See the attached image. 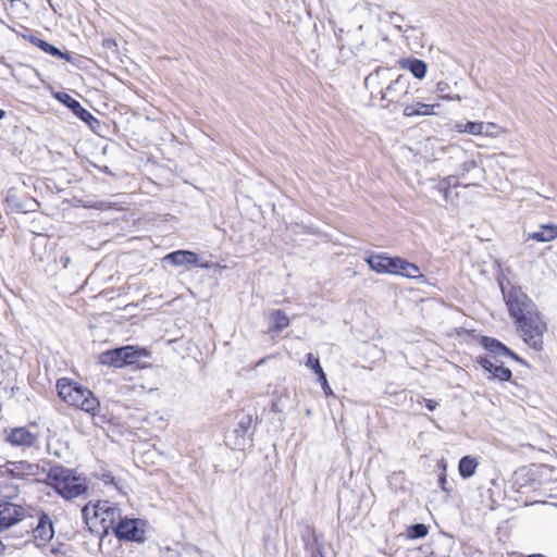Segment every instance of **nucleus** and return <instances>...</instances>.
<instances>
[{
  "label": "nucleus",
  "mask_w": 557,
  "mask_h": 557,
  "mask_svg": "<svg viewBox=\"0 0 557 557\" xmlns=\"http://www.w3.org/2000/svg\"><path fill=\"white\" fill-rule=\"evenodd\" d=\"M82 513L90 531L104 534L121 519L120 509L108 500L89 503Z\"/></svg>",
  "instance_id": "1"
},
{
  "label": "nucleus",
  "mask_w": 557,
  "mask_h": 557,
  "mask_svg": "<svg viewBox=\"0 0 557 557\" xmlns=\"http://www.w3.org/2000/svg\"><path fill=\"white\" fill-rule=\"evenodd\" d=\"M59 396L70 406L77 407L86 412L95 413L99 408V400L88 389L67 379L57 383Z\"/></svg>",
  "instance_id": "2"
},
{
  "label": "nucleus",
  "mask_w": 557,
  "mask_h": 557,
  "mask_svg": "<svg viewBox=\"0 0 557 557\" xmlns=\"http://www.w3.org/2000/svg\"><path fill=\"white\" fill-rule=\"evenodd\" d=\"M48 483L64 498H74L86 490L84 480L69 469L54 467L48 474Z\"/></svg>",
  "instance_id": "3"
},
{
  "label": "nucleus",
  "mask_w": 557,
  "mask_h": 557,
  "mask_svg": "<svg viewBox=\"0 0 557 557\" xmlns=\"http://www.w3.org/2000/svg\"><path fill=\"white\" fill-rule=\"evenodd\" d=\"M484 346L494 354L480 359V364L487 371L492 377L499 381H508L511 377V371L504 367L497 360L496 356H513L503 344L492 338H484Z\"/></svg>",
  "instance_id": "4"
},
{
  "label": "nucleus",
  "mask_w": 557,
  "mask_h": 557,
  "mask_svg": "<svg viewBox=\"0 0 557 557\" xmlns=\"http://www.w3.org/2000/svg\"><path fill=\"white\" fill-rule=\"evenodd\" d=\"M516 322L523 341L534 349H540L542 346L543 334L546 331V324L542 320L537 309L529 311V314Z\"/></svg>",
  "instance_id": "5"
},
{
  "label": "nucleus",
  "mask_w": 557,
  "mask_h": 557,
  "mask_svg": "<svg viewBox=\"0 0 557 557\" xmlns=\"http://www.w3.org/2000/svg\"><path fill=\"white\" fill-rule=\"evenodd\" d=\"M148 355L145 348L125 346L100 354L98 360L102 366L122 368L137 362L141 357H148Z\"/></svg>",
  "instance_id": "6"
},
{
  "label": "nucleus",
  "mask_w": 557,
  "mask_h": 557,
  "mask_svg": "<svg viewBox=\"0 0 557 557\" xmlns=\"http://www.w3.org/2000/svg\"><path fill=\"white\" fill-rule=\"evenodd\" d=\"M147 523L141 519H120L114 527V534L117 539L136 543H144L146 540Z\"/></svg>",
  "instance_id": "7"
},
{
  "label": "nucleus",
  "mask_w": 557,
  "mask_h": 557,
  "mask_svg": "<svg viewBox=\"0 0 557 557\" xmlns=\"http://www.w3.org/2000/svg\"><path fill=\"white\" fill-rule=\"evenodd\" d=\"M506 304L510 315L516 320H521L529 311L536 310L534 304L529 297L519 289H511L505 294Z\"/></svg>",
  "instance_id": "8"
},
{
  "label": "nucleus",
  "mask_w": 557,
  "mask_h": 557,
  "mask_svg": "<svg viewBox=\"0 0 557 557\" xmlns=\"http://www.w3.org/2000/svg\"><path fill=\"white\" fill-rule=\"evenodd\" d=\"M466 134L472 136H484L496 139L506 133V129L494 122L467 121L465 122Z\"/></svg>",
  "instance_id": "9"
},
{
  "label": "nucleus",
  "mask_w": 557,
  "mask_h": 557,
  "mask_svg": "<svg viewBox=\"0 0 557 557\" xmlns=\"http://www.w3.org/2000/svg\"><path fill=\"white\" fill-rule=\"evenodd\" d=\"M36 426H18L5 431V441L13 446L30 447L38 440Z\"/></svg>",
  "instance_id": "10"
},
{
  "label": "nucleus",
  "mask_w": 557,
  "mask_h": 557,
  "mask_svg": "<svg viewBox=\"0 0 557 557\" xmlns=\"http://www.w3.org/2000/svg\"><path fill=\"white\" fill-rule=\"evenodd\" d=\"M23 508L13 503H0V531L7 530L23 517Z\"/></svg>",
  "instance_id": "11"
},
{
  "label": "nucleus",
  "mask_w": 557,
  "mask_h": 557,
  "mask_svg": "<svg viewBox=\"0 0 557 557\" xmlns=\"http://www.w3.org/2000/svg\"><path fill=\"white\" fill-rule=\"evenodd\" d=\"M409 83L403 75H397L391 84L382 91L381 99L394 101L408 94Z\"/></svg>",
  "instance_id": "12"
},
{
  "label": "nucleus",
  "mask_w": 557,
  "mask_h": 557,
  "mask_svg": "<svg viewBox=\"0 0 557 557\" xmlns=\"http://www.w3.org/2000/svg\"><path fill=\"white\" fill-rule=\"evenodd\" d=\"M392 274L411 280L423 278L418 265L400 257H394Z\"/></svg>",
  "instance_id": "13"
},
{
  "label": "nucleus",
  "mask_w": 557,
  "mask_h": 557,
  "mask_svg": "<svg viewBox=\"0 0 557 557\" xmlns=\"http://www.w3.org/2000/svg\"><path fill=\"white\" fill-rule=\"evenodd\" d=\"M5 471L12 476L27 479L38 475L39 466L27 461H11L5 465Z\"/></svg>",
  "instance_id": "14"
},
{
  "label": "nucleus",
  "mask_w": 557,
  "mask_h": 557,
  "mask_svg": "<svg viewBox=\"0 0 557 557\" xmlns=\"http://www.w3.org/2000/svg\"><path fill=\"white\" fill-rule=\"evenodd\" d=\"M37 546H45L54 535L52 521L47 515L39 518L37 527L33 531Z\"/></svg>",
  "instance_id": "15"
},
{
  "label": "nucleus",
  "mask_w": 557,
  "mask_h": 557,
  "mask_svg": "<svg viewBox=\"0 0 557 557\" xmlns=\"http://www.w3.org/2000/svg\"><path fill=\"white\" fill-rule=\"evenodd\" d=\"M164 261L171 262L175 267H184V265H199L202 268H207V264L199 263V257L196 252L189 250H177L171 252L164 257Z\"/></svg>",
  "instance_id": "16"
},
{
  "label": "nucleus",
  "mask_w": 557,
  "mask_h": 557,
  "mask_svg": "<svg viewBox=\"0 0 557 557\" xmlns=\"http://www.w3.org/2000/svg\"><path fill=\"white\" fill-rule=\"evenodd\" d=\"M370 269L379 274H392L394 257L386 253L371 255L366 258Z\"/></svg>",
  "instance_id": "17"
},
{
  "label": "nucleus",
  "mask_w": 557,
  "mask_h": 557,
  "mask_svg": "<svg viewBox=\"0 0 557 557\" xmlns=\"http://www.w3.org/2000/svg\"><path fill=\"white\" fill-rule=\"evenodd\" d=\"M557 238V225L549 223V224H542L539 226L537 230L533 232H529L524 235V240H534L537 243H550L554 239Z\"/></svg>",
  "instance_id": "18"
},
{
  "label": "nucleus",
  "mask_w": 557,
  "mask_h": 557,
  "mask_svg": "<svg viewBox=\"0 0 557 557\" xmlns=\"http://www.w3.org/2000/svg\"><path fill=\"white\" fill-rule=\"evenodd\" d=\"M438 103L413 102L404 107L403 113L406 117L430 116L437 114Z\"/></svg>",
  "instance_id": "19"
},
{
  "label": "nucleus",
  "mask_w": 557,
  "mask_h": 557,
  "mask_svg": "<svg viewBox=\"0 0 557 557\" xmlns=\"http://www.w3.org/2000/svg\"><path fill=\"white\" fill-rule=\"evenodd\" d=\"M54 97L70 108L79 119L85 122H89V120L94 119L91 113H89L86 109H84L78 101L72 98L69 94L65 92H57Z\"/></svg>",
  "instance_id": "20"
},
{
  "label": "nucleus",
  "mask_w": 557,
  "mask_h": 557,
  "mask_svg": "<svg viewBox=\"0 0 557 557\" xmlns=\"http://www.w3.org/2000/svg\"><path fill=\"white\" fill-rule=\"evenodd\" d=\"M398 63L403 69L410 71L418 79H423L426 75L428 65L422 60L406 58L399 60Z\"/></svg>",
  "instance_id": "21"
},
{
  "label": "nucleus",
  "mask_w": 557,
  "mask_h": 557,
  "mask_svg": "<svg viewBox=\"0 0 557 557\" xmlns=\"http://www.w3.org/2000/svg\"><path fill=\"white\" fill-rule=\"evenodd\" d=\"M270 331L278 333L289 325V319L282 310H273L268 314Z\"/></svg>",
  "instance_id": "22"
},
{
  "label": "nucleus",
  "mask_w": 557,
  "mask_h": 557,
  "mask_svg": "<svg viewBox=\"0 0 557 557\" xmlns=\"http://www.w3.org/2000/svg\"><path fill=\"white\" fill-rule=\"evenodd\" d=\"M479 466L478 458L473 456H465L459 460L458 471L463 479L473 476Z\"/></svg>",
  "instance_id": "23"
},
{
  "label": "nucleus",
  "mask_w": 557,
  "mask_h": 557,
  "mask_svg": "<svg viewBox=\"0 0 557 557\" xmlns=\"http://www.w3.org/2000/svg\"><path fill=\"white\" fill-rule=\"evenodd\" d=\"M449 89V85L447 82L441 81L436 84V91L440 94L438 98L446 101H461V96L459 95H449L446 91Z\"/></svg>",
  "instance_id": "24"
},
{
  "label": "nucleus",
  "mask_w": 557,
  "mask_h": 557,
  "mask_svg": "<svg viewBox=\"0 0 557 557\" xmlns=\"http://www.w3.org/2000/svg\"><path fill=\"white\" fill-rule=\"evenodd\" d=\"M36 45L45 52L51 54V55H54V57H58V58H63V59H66V60H70V55H67L66 53H63L62 51H60L58 48L53 47L52 45L48 44L47 41H44V40H38L36 42Z\"/></svg>",
  "instance_id": "25"
},
{
  "label": "nucleus",
  "mask_w": 557,
  "mask_h": 557,
  "mask_svg": "<svg viewBox=\"0 0 557 557\" xmlns=\"http://www.w3.org/2000/svg\"><path fill=\"white\" fill-rule=\"evenodd\" d=\"M428 534V528L424 524L418 523L408 529V536L411 539L424 537Z\"/></svg>",
  "instance_id": "26"
},
{
  "label": "nucleus",
  "mask_w": 557,
  "mask_h": 557,
  "mask_svg": "<svg viewBox=\"0 0 557 557\" xmlns=\"http://www.w3.org/2000/svg\"><path fill=\"white\" fill-rule=\"evenodd\" d=\"M307 367H310L318 375L323 372L319 359L313 358L312 354L308 355Z\"/></svg>",
  "instance_id": "27"
},
{
  "label": "nucleus",
  "mask_w": 557,
  "mask_h": 557,
  "mask_svg": "<svg viewBox=\"0 0 557 557\" xmlns=\"http://www.w3.org/2000/svg\"><path fill=\"white\" fill-rule=\"evenodd\" d=\"M478 168V163L474 160H467L461 164L460 171L461 175L471 172L472 170Z\"/></svg>",
  "instance_id": "28"
},
{
  "label": "nucleus",
  "mask_w": 557,
  "mask_h": 557,
  "mask_svg": "<svg viewBox=\"0 0 557 557\" xmlns=\"http://www.w3.org/2000/svg\"><path fill=\"white\" fill-rule=\"evenodd\" d=\"M319 379H320V382H321V385H322V388H323L325 395H332L333 392L327 383L325 373L321 372V374H319Z\"/></svg>",
  "instance_id": "29"
},
{
  "label": "nucleus",
  "mask_w": 557,
  "mask_h": 557,
  "mask_svg": "<svg viewBox=\"0 0 557 557\" xmlns=\"http://www.w3.org/2000/svg\"><path fill=\"white\" fill-rule=\"evenodd\" d=\"M453 180H454V177H448V178L442 181L440 184V188L444 193V197L446 200L448 199V187L451 185Z\"/></svg>",
  "instance_id": "30"
},
{
  "label": "nucleus",
  "mask_w": 557,
  "mask_h": 557,
  "mask_svg": "<svg viewBox=\"0 0 557 557\" xmlns=\"http://www.w3.org/2000/svg\"><path fill=\"white\" fill-rule=\"evenodd\" d=\"M389 70H385V69H380L377 71H375L374 74L370 75L368 78H367V82H369L370 79H373L375 77H389Z\"/></svg>",
  "instance_id": "31"
},
{
  "label": "nucleus",
  "mask_w": 557,
  "mask_h": 557,
  "mask_svg": "<svg viewBox=\"0 0 557 557\" xmlns=\"http://www.w3.org/2000/svg\"><path fill=\"white\" fill-rule=\"evenodd\" d=\"M454 129L457 133L466 134L465 122H456L455 125H454Z\"/></svg>",
  "instance_id": "32"
},
{
  "label": "nucleus",
  "mask_w": 557,
  "mask_h": 557,
  "mask_svg": "<svg viewBox=\"0 0 557 557\" xmlns=\"http://www.w3.org/2000/svg\"><path fill=\"white\" fill-rule=\"evenodd\" d=\"M440 483H441L442 488L445 490V484H446V476H445V474H443L440 478Z\"/></svg>",
  "instance_id": "33"
},
{
  "label": "nucleus",
  "mask_w": 557,
  "mask_h": 557,
  "mask_svg": "<svg viewBox=\"0 0 557 557\" xmlns=\"http://www.w3.org/2000/svg\"><path fill=\"white\" fill-rule=\"evenodd\" d=\"M16 494H17V492L14 490V491L10 492L9 494H5V497L13 498Z\"/></svg>",
  "instance_id": "34"
},
{
  "label": "nucleus",
  "mask_w": 557,
  "mask_h": 557,
  "mask_svg": "<svg viewBox=\"0 0 557 557\" xmlns=\"http://www.w3.org/2000/svg\"><path fill=\"white\" fill-rule=\"evenodd\" d=\"M5 550V545L0 541V554H3Z\"/></svg>",
  "instance_id": "35"
},
{
  "label": "nucleus",
  "mask_w": 557,
  "mask_h": 557,
  "mask_svg": "<svg viewBox=\"0 0 557 557\" xmlns=\"http://www.w3.org/2000/svg\"><path fill=\"white\" fill-rule=\"evenodd\" d=\"M426 407L430 410H433L435 408V406L433 405V403L431 400L426 404Z\"/></svg>",
  "instance_id": "36"
},
{
  "label": "nucleus",
  "mask_w": 557,
  "mask_h": 557,
  "mask_svg": "<svg viewBox=\"0 0 557 557\" xmlns=\"http://www.w3.org/2000/svg\"><path fill=\"white\" fill-rule=\"evenodd\" d=\"M441 468L445 471L446 470V462L444 460L441 461Z\"/></svg>",
  "instance_id": "37"
},
{
  "label": "nucleus",
  "mask_w": 557,
  "mask_h": 557,
  "mask_svg": "<svg viewBox=\"0 0 557 557\" xmlns=\"http://www.w3.org/2000/svg\"><path fill=\"white\" fill-rule=\"evenodd\" d=\"M5 115V112L3 110H0V120L3 119Z\"/></svg>",
  "instance_id": "38"
},
{
  "label": "nucleus",
  "mask_w": 557,
  "mask_h": 557,
  "mask_svg": "<svg viewBox=\"0 0 557 557\" xmlns=\"http://www.w3.org/2000/svg\"><path fill=\"white\" fill-rule=\"evenodd\" d=\"M51 553H52V554H57V553H58V549H55V548H51Z\"/></svg>",
  "instance_id": "39"
}]
</instances>
